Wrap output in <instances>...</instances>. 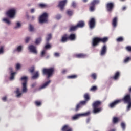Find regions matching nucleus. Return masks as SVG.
<instances>
[{
    "label": "nucleus",
    "mask_w": 131,
    "mask_h": 131,
    "mask_svg": "<svg viewBox=\"0 0 131 131\" xmlns=\"http://www.w3.org/2000/svg\"><path fill=\"white\" fill-rule=\"evenodd\" d=\"M54 71L55 69L54 68H43L42 70L43 75L46 76L48 78L53 76Z\"/></svg>",
    "instance_id": "obj_1"
},
{
    "label": "nucleus",
    "mask_w": 131,
    "mask_h": 131,
    "mask_svg": "<svg viewBox=\"0 0 131 131\" xmlns=\"http://www.w3.org/2000/svg\"><path fill=\"white\" fill-rule=\"evenodd\" d=\"M108 40L107 37L100 38V37H95L93 40L92 45L93 47L97 46L100 42L105 43Z\"/></svg>",
    "instance_id": "obj_2"
},
{
    "label": "nucleus",
    "mask_w": 131,
    "mask_h": 131,
    "mask_svg": "<svg viewBox=\"0 0 131 131\" xmlns=\"http://www.w3.org/2000/svg\"><path fill=\"white\" fill-rule=\"evenodd\" d=\"M102 102L100 101H95L92 106H93V112L94 114L99 113L102 110L101 107H99L100 105H101Z\"/></svg>",
    "instance_id": "obj_3"
},
{
    "label": "nucleus",
    "mask_w": 131,
    "mask_h": 131,
    "mask_svg": "<svg viewBox=\"0 0 131 131\" xmlns=\"http://www.w3.org/2000/svg\"><path fill=\"white\" fill-rule=\"evenodd\" d=\"M122 101H123L125 103H128L127 107V110H129L131 108V95L127 94L122 99H119Z\"/></svg>",
    "instance_id": "obj_4"
},
{
    "label": "nucleus",
    "mask_w": 131,
    "mask_h": 131,
    "mask_svg": "<svg viewBox=\"0 0 131 131\" xmlns=\"http://www.w3.org/2000/svg\"><path fill=\"white\" fill-rule=\"evenodd\" d=\"M20 80L21 81H24V82L22 83L23 92L26 93L27 91V77L26 76L22 77Z\"/></svg>",
    "instance_id": "obj_5"
},
{
    "label": "nucleus",
    "mask_w": 131,
    "mask_h": 131,
    "mask_svg": "<svg viewBox=\"0 0 131 131\" xmlns=\"http://www.w3.org/2000/svg\"><path fill=\"white\" fill-rule=\"evenodd\" d=\"M90 112H88L86 113H83V114H77L76 115H75L72 117V120H77V119H78L80 116H88V115H90Z\"/></svg>",
    "instance_id": "obj_6"
},
{
    "label": "nucleus",
    "mask_w": 131,
    "mask_h": 131,
    "mask_svg": "<svg viewBox=\"0 0 131 131\" xmlns=\"http://www.w3.org/2000/svg\"><path fill=\"white\" fill-rule=\"evenodd\" d=\"M48 15L47 13H44L43 14H42L39 17V23L40 24H42L43 23L47 22L48 20Z\"/></svg>",
    "instance_id": "obj_7"
},
{
    "label": "nucleus",
    "mask_w": 131,
    "mask_h": 131,
    "mask_svg": "<svg viewBox=\"0 0 131 131\" xmlns=\"http://www.w3.org/2000/svg\"><path fill=\"white\" fill-rule=\"evenodd\" d=\"M16 14V10L14 9H10L8 10L6 14L9 18H13L15 16Z\"/></svg>",
    "instance_id": "obj_8"
},
{
    "label": "nucleus",
    "mask_w": 131,
    "mask_h": 131,
    "mask_svg": "<svg viewBox=\"0 0 131 131\" xmlns=\"http://www.w3.org/2000/svg\"><path fill=\"white\" fill-rule=\"evenodd\" d=\"M99 3V0H93L90 5V10L93 12L95 10V5Z\"/></svg>",
    "instance_id": "obj_9"
},
{
    "label": "nucleus",
    "mask_w": 131,
    "mask_h": 131,
    "mask_svg": "<svg viewBox=\"0 0 131 131\" xmlns=\"http://www.w3.org/2000/svg\"><path fill=\"white\" fill-rule=\"evenodd\" d=\"M114 3L111 2V3H108L106 5V8L107 9V11L108 12H112L113 10V9L114 8Z\"/></svg>",
    "instance_id": "obj_10"
},
{
    "label": "nucleus",
    "mask_w": 131,
    "mask_h": 131,
    "mask_svg": "<svg viewBox=\"0 0 131 131\" xmlns=\"http://www.w3.org/2000/svg\"><path fill=\"white\" fill-rule=\"evenodd\" d=\"M107 47L106 45H104L101 48V51H100V55L103 56L105 55L107 52Z\"/></svg>",
    "instance_id": "obj_11"
},
{
    "label": "nucleus",
    "mask_w": 131,
    "mask_h": 131,
    "mask_svg": "<svg viewBox=\"0 0 131 131\" xmlns=\"http://www.w3.org/2000/svg\"><path fill=\"white\" fill-rule=\"evenodd\" d=\"M89 25L90 29L94 28L96 25L95 19L94 18H91L89 23Z\"/></svg>",
    "instance_id": "obj_12"
},
{
    "label": "nucleus",
    "mask_w": 131,
    "mask_h": 131,
    "mask_svg": "<svg viewBox=\"0 0 131 131\" xmlns=\"http://www.w3.org/2000/svg\"><path fill=\"white\" fill-rule=\"evenodd\" d=\"M121 102V100H116L109 104L110 108H114L116 105Z\"/></svg>",
    "instance_id": "obj_13"
},
{
    "label": "nucleus",
    "mask_w": 131,
    "mask_h": 131,
    "mask_svg": "<svg viewBox=\"0 0 131 131\" xmlns=\"http://www.w3.org/2000/svg\"><path fill=\"white\" fill-rule=\"evenodd\" d=\"M67 1V0H63L62 1H60L59 3L58 7L60 8V9L62 10L64 8V7L65 6Z\"/></svg>",
    "instance_id": "obj_14"
},
{
    "label": "nucleus",
    "mask_w": 131,
    "mask_h": 131,
    "mask_svg": "<svg viewBox=\"0 0 131 131\" xmlns=\"http://www.w3.org/2000/svg\"><path fill=\"white\" fill-rule=\"evenodd\" d=\"M68 40H69L68 35L67 34H66L62 36L60 41L62 43H65L67 42Z\"/></svg>",
    "instance_id": "obj_15"
},
{
    "label": "nucleus",
    "mask_w": 131,
    "mask_h": 131,
    "mask_svg": "<svg viewBox=\"0 0 131 131\" xmlns=\"http://www.w3.org/2000/svg\"><path fill=\"white\" fill-rule=\"evenodd\" d=\"M62 131H73V129L69 125H64L62 129Z\"/></svg>",
    "instance_id": "obj_16"
},
{
    "label": "nucleus",
    "mask_w": 131,
    "mask_h": 131,
    "mask_svg": "<svg viewBox=\"0 0 131 131\" xmlns=\"http://www.w3.org/2000/svg\"><path fill=\"white\" fill-rule=\"evenodd\" d=\"M29 50L31 52L34 54H37V51L36 50V47L33 45H31L28 47Z\"/></svg>",
    "instance_id": "obj_17"
},
{
    "label": "nucleus",
    "mask_w": 131,
    "mask_h": 131,
    "mask_svg": "<svg viewBox=\"0 0 131 131\" xmlns=\"http://www.w3.org/2000/svg\"><path fill=\"white\" fill-rule=\"evenodd\" d=\"M84 26H85V23L84 21H82V20L79 21L76 25V26L77 27V28H83V27H84Z\"/></svg>",
    "instance_id": "obj_18"
},
{
    "label": "nucleus",
    "mask_w": 131,
    "mask_h": 131,
    "mask_svg": "<svg viewBox=\"0 0 131 131\" xmlns=\"http://www.w3.org/2000/svg\"><path fill=\"white\" fill-rule=\"evenodd\" d=\"M118 18L115 17L112 21V26L114 28H116L117 26Z\"/></svg>",
    "instance_id": "obj_19"
},
{
    "label": "nucleus",
    "mask_w": 131,
    "mask_h": 131,
    "mask_svg": "<svg viewBox=\"0 0 131 131\" xmlns=\"http://www.w3.org/2000/svg\"><path fill=\"white\" fill-rule=\"evenodd\" d=\"M87 56L86 55L83 53L77 54L75 55V57L78 58H84Z\"/></svg>",
    "instance_id": "obj_20"
},
{
    "label": "nucleus",
    "mask_w": 131,
    "mask_h": 131,
    "mask_svg": "<svg viewBox=\"0 0 131 131\" xmlns=\"http://www.w3.org/2000/svg\"><path fill=\"white\" fill-rule=\"evenodd\" d=\"M76 35L75 34H71L69 36H68V39L69 40H70L71 41H74L76 39Z\"/></svg>",
    "instance_id": "obj_21"
},
{
    "label": "nucleus",
    "mask_w": 131,
    "mask_h": 131,
    "mask_svg": "<svg viewBox=\"0 0 131 131\" xmlns=\"http://www.w3.org/2000/svg\"><path fill=\"white\" fill-rule=\"evenodd\" d=\"M51 82V81L49 80L48 81L46 82L43 84H42L40 88L39 89H43L46 88L49 84V83Z\"/></svg>",
    "instance_id": "obj_22"
},
{
    "label": "nucleus",
    "mask_w": 131,
    "mask_h": 131,
    "mask_svg": "<svg viewBox=\"0 0 131 131\" xmlns=\"http://www.w3.org/2000/svg\"><path fill=\"white\" fill-rule=\"evenodd\" d=\"M120 75V72H116V73L115 74V75L112 77V78L114 80H117L119 78Z\"/></svg>",
    "instance_id": "obj_23"
},
{
    "label": "nucleus",
    "mask_w": 131,
    "mask_h": 131,
    "mask_svg": "<svg viewBox=\"0 0 131 131\" xmlns=\"http://www.w3.org/2000/svg\"><path fill=\"white\" fill-rule=\"evenodd\" d=\"M77 28H78V27H77V25L72 26L70 27L69 31L70 32L75 31V30H76L77 29Z\"/></svg>",
    "instance_id": "obj_24"
},
{
    "label": "nucleus",
    "mask_w": 131,
    "mask_h": 131,
    "mask_svg": "<svg viewBox=\"0 0 131 131\" xmlns=\"http://www.w3.org/2000/svg\"><path fill=\"white\" fill-rule=\"evenodd\" d=\"M39 77V73L38 71H36L34 73L33 76H32V79H37Z\"/></svg>",
    "instance_id": "obj_25"
},
{
    "label": "nucleus",
    "mask_w": 131,
    "mask_h": 131,
    "mask_svg": "<svg viewBox=\"0 0 131 131\" xmlns=\"http://www.w3.org/2000/svg\"><path fill=\"white\" fill-rule=\"evenodd\" d=\"M84 98L85 100L88 102L90 99V94L89 93H85L84 95Z\"/></svg>",
    "instance_id": "obj_26"
},
{
    "label": "nucleus",
    "mask_w": 131,
    "mask_h": 131,
    "mask_svg": "<svg viewBox=\"0 0 131 131\" xmlns=\"http://www.w3.org/2000/svg\"><path fill=\"white\" fill-rule=\"evenodd\" d=\"M119 121V119L118 117H114L113 119V123L114 124H116Z\"/></svg>",
    "instance_id": "obj_27"
},
{
    "label": "nucleus",
    "mask_w": 131,
    "mask_h": 131,
    "mask_svg": "<svg viewBox=\"0 0 131 131\" xmlns=\"http://www.w3.org/2000/svg\"><path fill=\"white\" fill-rule=\"evenodd\" d=\"M77 77V75H72L70 76H68L67 77V78L68 79H76Z\"/></svg>",
    "instance_id": "obj_28"
},
{
    "label": "nucleus",
    "mask_w": 131,
    "mask_h": 131,
    "mask_svg": "<svg viewBox=\"0 0 131 131\" xmlns=\"http://www.w3.org/2000/svg\"><path fill=\"white\" fill-rule=\"evenodd\" d=\"M91 77L94 80H96L97 79V74L96 73H92Z\"/></svg>",
    "instance_id": "obj_29"
},
{
    "label": "nucleus",
    "mask_w": 131,
    "mask_h": 131,
    "mask_svg": "<svg viewBox=\"0 0 131 131\" xmlns=\"http://www.w3.org/2000/svg\"><path fill=\"white\" fill-rule=\"evenodd\" d=\"M35 68L34 66L31 67L29 69V72H30L31 73H33L34 72Z\"/></svg>",
    "instance_id": "obj_30"
},
{
    "label": "nucleus",
    "mask_w": 131,
    "mask_h": 131,
    "mask_svg": "<svg viewBox=\"0 0 131 131\" xmlns=\"http://www.w3.org/2000/svg\"><path fill=\"white\" fill-rule=\"evenodd\" d=\"M16 94H17V97H19L21 95V93L19 92V89L17 88L16 91Z\"/></svg>",
    "instance_id": "obj_31"
},
{
    "label": "nucleus",
    "mask_w": 131,
    "mask_h": 131,
    "mask_svg": "<svg viewBox=\"0 0 131 131\" xmlns=\"http://www.w3.org/2000/svg\"><path fill=\"white\" fill-rule=\"evenodd\" d=\"M52 38V35L51 34H49L47 35V37L46 38V41L47 42H49V41Z\"/></svg>",
    "instance_id": "obj_32"
},
{
    "label": "nucleus",
    "mask_w": 131,
    "mask_h": 131,
    "mask_svg": "<svg viewBox=\"0 0 131 131\" xmlns=\"http://www.w3.org/2000/svg\"><path fill=\"white\" fill-rule=\"evenodd\" d=\"M35 104L37 106H39L41 105V102L40 101H36L35 102Z\"/></svg>",
    "instance_id": "obj_33"
},
{
    "label": "nucleus",
    "mask_w": 131,
    "mask_h": 131,
    "mask_svg": "<svg viewBox=\"0 0 131 131\" xmlns=\"http://www.w3.org/2000/svg\"><path fill=\"white\" fill-rule=\"evenodd\" d=\"M67 14L70 16H71L73 14V11H71L70 10H68L67 11Z\"/></svg>",
    "instance_id": "obj_34"
},
{
    "label": "nucleus",
    "mask_w": 131,
    "mask_h": 131,
    "mask_svg": "<svg viewBox=\"0 0 131 131\" xmlns=\"http://www.w3.org/2000/svg\"><path fill=\"white\" fill-rule=\"evenodd\" d=\"M15 73L13 72V73H11V75H10V80H13L14 78V76H15Z\"/></svg>",
    "instance_id": "obj_35"
},
{
    "label": "nucleus",
    "mask_w": 131,
    "mask_h": 131,
    "mask_svg": "<svg viewBox=\"0 0 131 131\" xmlns=\"http://www.w3.org/2000/svg\"><path fill=\"white\" fill-rule=\"evenodd\" d=\"M121 126L122 129L123 130H125V127H126V125H125V124L124 122H122L121 123Z\"/></svg>",
    "instance_id": "obj_36"
},
{
    "label": "nucleus",
    "mask_w": 131,
    "mask_h": 131,
    "mask_svg": "<svg viewBox=\"0 0 131 131\" xmlns=\"http://www.w3.org/2000/svg\"><path fill=\"white\" fill-rule=\"evenodd\" d=\"M82 105L79 103L78 104H77L75 108L76 111H78V110L79 109L80 107H81Z\"/></svg>",
    "instance_id": "obj_37"
},
{
    "label": "nucleus",
    "mask_w": 131,
    "mask_h": 131,
    "mask_svg": "<svg viewBox=\"0 0 131 131\" xmlns=\"http://www.w3.org/2000/svg\"><path fill=\"white\" fill-rule=\"evenodd\" d=\"M87 102L85 100L84 101H81L79 102V103L82 105H84L87 103Z\"/></svg>",
    "instance_id": "obj_38"
},
{
    "label": "nucleus",
    "mask_w": 131,
    "mask_h": 131,
    "mask_svg": "<svg viewBox=\"0 0 131 131\" xmlns=\"http://www.w3.org/2000/svg\"><path fill=\"white\" fill-rule=\"evenodd\" d=\"M41 40V39L40 38L36 39V41H35V44H36V45L39 44Z\"/></svg>",
    "instance_id": "obj_39"
},
{
    "label": "nucleus",
    "mask_w": 131,
    "mask_h": 131,
    "mask_svg": "<svg viewBox=\"0 0 131 131\" xmlns=\"http://www.w3.org/2000/svg\"><path fill=\"white\" fill-rule=\"evenodd\" d=\"M97 90V87L96 86H93L91 89L90 91H95Z\"/></svg>",
    "instance_id": "obj_40"
},
{
    "label": "nucleus",
    "mask_w": 131,
    "mask_h": 131,
    "mask_svg": "<svg viewBox=\"0 0 131 131\" xmlns=\"http://www.w3.org/2000/svg\"><path fill=\"white\" fill-rule=\"evenodd\" d=\"M123 40H124V39L122 37H119L117 39V42H122V41H123Z\"/></svg>",
    "instance_id": "obj_41"
},
{
    "label": "nucleus",
    "mask_w": 131,
    "mask_h": 131,
    "mask_svg": "<svg viewBox=\"0 0 131 131\" xmlns=\"http://www.w3.org/2000/svg\"><path fill=\"white\" fill-rule=\"evenodd\" d=\"M29 30H30V31H31V32H32V31H34V27H33V26L32 25H29Z\"/></svg>",
    "instance_id": "obj_42"
},
{
    "label": "nucleus",
    "mask_w": 131,
    "mask_h": 131,
    "mask_svg": "<svg viewBox=\"0 0 131 131\" xmlns=\"http://www.w3.org/2000/svg\"><path fill=\"white\" fill-rule=\"evenodd\" d=\"M51 45H50V44H47V45L45 46V47L44 48L46 49H48L51 48Z\"/></svg>",
    "instance_id": "obj_43"
},
{
    "label": "nucleus",
    "mask_w": 131,
    "mask_h": 131,
    "mask_svg": "<svg viewBox=\"0 0 131 131\" xmlns=\"http://www.w3.org/2000/svg\"><path fill=\"white\" fill-rule=\"evenodd\" d=\"M3 21L8 24H10V21L7 18L3 19Z\"/></svg>",
    "instance_id": "obj_44"
},
{
    "label": "nucleus",
    "mask_w": 131,
    "mask_h": 131,
    "mask_svg": "<svg viewBox=\"0 0 131 131\" xmlns=\"http://www.w3.org/2000/svg\"><path fill=\"white\" fill-rule=\"evenodd\" d=\"M129 60H130V57H127L124 60V63H127Z\"/></svg>",
    "instance_id": "obj_45"
},
{
    "label": "nucleus",
    "mask_w": 131,
    "mask_h": 131,
    "mask_svg": "<svg viewBox=\"0 0 131 131\" xmlns=\"http://www.w3.org/2000/svg\"><path fill=\"white\" fill-rule=\"evenodd\" d=\"M21 24H20V23L17 22L16 23V26L14 27V29H16V28H18L20 27Z\"/></svg>",
    "instance_id": "obj_46"
},
{
    "label": "nucleus",
    "mask_w": 131,
    "mask_h": 131,
    "mask_svg": "<svg viewBox=\"0 0 131 131\" xmlns=\"http://www.w3.org/2000/svg\"><path fill=\"white\" fill-rule=\"evenodd\" d=\"M125 49L127 51L131 52V46H127Z\"/></svg>",
    "instance_id": "obj_47"
},
{
    "label": "nucleus",
    "mask_w": 131,
    "mask_h": 131,
    "mask_svg": "<svg viewBox=\"0 0 131 131\" xmlns=\"http://www.w3.org/2000/svg\"><path fill=\"white\" fill-rule=\"evenodd\" d=\"M22 50V47L21 46H19L17 47V50L18 51V52H20L21 50Z\"/></svg>",
    "instance_id": "obj_48"
},
{
    "label": "nucleus",
    "mask_w": 131,
    "mask_h": 131,
    "mask_svg": "<svg viewBox=\"0 0 131 131\" xmlns=\"http://www.w3.org/2000/svg\"><path fill=\"white\" fill-rule=\"evenodd\" d=\"M45 53H46V51L44 50H43V51L41 52V57H43Z\"/></svg>",
    "instance_id": "obj_49"
},
{
    "label": "nucleus",
    "mask_w": 131,
    "mask_h": 131,
    "mask_svg": "<svg viewBox=\"0 0 131 131\" xmlns=\"http://www.w3.org/2000/svg\"><path fill=\"white\" fill-rule=\"evenodd\" d=\"M30 39V37H26L25 39L26 43H28Z\"/></svg>",
    "instance_id": "obj_50"
},
{
    "label": "nucleus",
    "mask_w": 131,
    "mask_h": 131,
    "mask_svg": "<svg viewBox=\"0 0 131 131\" xmlns=\"http://www.w3.org/2000/svg\"><path fill=\"white\" fill-rule=\"evenodd\" d=\"M20 64L17 63V64H16V69H17V70H18V69H20Z\"/></svg>",
    "instance_id": "obj_51"
},
{
    "label": "nucleus",
    "mask_w": 131,
    "mask_h": 131,
    "mask_svg": "<svg viewBox=\"0 0 131 131\" xmlns=\"http://www.w3.org/2000/svg\"><path fill=\"white\" fill-rule=\"evenodd\" d=\"M72 6H73V7L75 8L76 6V4L75 2H73L72 4Z\"/></svg>",
    "instance_id": "obj_52"
},
{
    "label": "nucleus",
    "mask_w": 131,
    "mask_h": 131,
    "mask_svg": "<svg viewBox=\"0 0 131 131\" xmlns=\"http://www.w3.org/2000/svg\"><path fill=\"white\" fill-rule=\"evenodd\" d=\"M39 6L41 8H44V7H45L46 6V5L45 4H39Z\"/></svg>",
    "instance_id": "obj_53"
},
{
    "label": "nucleus",
    "mask_w": 131,
    "mask_h": 131,
    "mask_svg": "<svg viewBox=\"0 0 131 131\" xmlns=\"http://www.w3.org/2000/svg\"><path fill=\"white\" fill-rule=\"evenodd\" d=\"M4 52V48L3 47H1L0 48V54L3 53Z\"/></svg>",
    "instance_id": "obj_54"
},
{
    "label": "nucleus",
    "mask_w": 131,
    "mask_h": 131,
    "mask_svg": "<svg viewBox=\"0 0 131 131\" xmlns=\"http://www.w3.org/2000/svg\"><path fill=\"white\" fill-rule=\"evenodd\" d=\"M54 56H55V57H59V54L58 53H55L54 54Z\"/></svg>",
    "instance_id": "obj_55"
},
{
    "label": "nucleus",
    "mask_w": 131,
    "mask_h": 131,
    "mask_svg": "<svg viewBox=\"0 0 131 131\" xmlns=\"http://www.w3.org/2000/svg\"><path fill=\"white\" fill-rule=\"evenodd\" d=\"M56 18L57 19H60L61 18V16L60 15H58L56 16Z\"/></svg>",
    "instance_id": "obj_56"
},
{
    "label": "nucleus",
    "mask_w": 131,
    "mask_h": 131,
    "mask_svg": "<svg viewBox=\"0 0 131 131\" xmlns=\"http://www.w3.org/2000/svg\"><path fill=\"white\" fill-rule=\"evenodd\" d=\"M2 100L4 101H6V100H7V97L5 96V97H4L3 98H2Z\"/></svg>",
    "instance_id": "obj_57"
},
{
    "label": "nucleus",
    "mask_w": 131,
    "mask_h": 131,
    "mask_svg": "<svg viewBox=\"0 0 131 131\" xmlns=\"http://www.w3.org/2000/svg\"><path fill=\"white\" fill-rule=\"evenodd\" d=\"M36 83H33V84L31 85V86H32V88H34V87H35V86H36Z\"/></svg>",
    "instance_id": "obj_58"
},
{
    "label": "nucleus",
    "mask_w": 131,
    "mask_h": 131,
    "mask_svg": "<svg viewBox=\"0 0 131 131\" xmlns=\"http://www.w3.org/2000/svg\"><path fill=\"white\" fill-rule=\"evenodd\" d=\"M67 70L64 69V70H62V73L63 74H65L67 72Z\"/></svg>",
    "instance_id": "obj_59"
},
{
    "label": "nucleus",
    "mask_w": 131,
    "mask_h": 131,
    "mask_svg": "<svg viewBox=\"0 0 131 131\" xmlns=\"http://www.w3.org/2000/svg\"><path fill=\"white\" fill-rule=\"evenodd\" d=\"M90 120H91L90 118H88L87 120H86V122L88 123H89Z\"/></svg>",
    "instance_id": "obj_60"
},
{
    "label": "nucleus",
    "mask_w": 131,
    "mask_h": 131,
    "mask_svg": "<svg viewBox=\"0 0 131 131\" xmlns=\"http://www.w3.org/2000/svg\"><path fill=\"white\" fill-rule=\"evenodd\" d=\"M34 11H35L34 9H32L31 10V13H34Z\"/></svg>",
    "instance_id": "obj_61"
},
{
    "label": "nucleus",
    "mask_w": 131,
    "mask_h": 131,
    "mask_svg": "<svg viewBox=\"0 0 131 131\" xmlns=\"http://www.w3.org/2000/svg\"><path fill=\"white\" fill-rule=\"evenodd\" d=\"M126 7H123L122 8V10L124 11V10H126Z\"/></svg>",
    "instance_id": "obj_62"
},
{
    "label": "nucleus",
    "mask_w": 131,
    "mask_h": 131,
    "mask_svg": "<svg viewBox=\"0 0 131 131\" xmlns=\"http://www.w3.org/2000/svg\"><path fill=\"white\" fill-rule=\"evenodd\" d=\"M128 91L130 93H131V87L129 88Z\"/></svg>",
    "instance_id": "obj_63"
},
{
    "label": "nucleus",
    "mask_w": 131,
    "mask_h": 131,
    "mask_svg": "<svg viewBox=\"0 0 131 131\" xmlns=\"http://www.w3.org/2000/svg\"><path fill=\"white\" fill-rule=\"evenodd\" d=\"M82 1L84 2V3H86L88 2V0H82Z\"/></svg>",
    "instance_id": "obj_64"
}]
</instances>
